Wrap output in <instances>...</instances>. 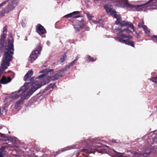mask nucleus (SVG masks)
I'll list each match as a JSON object with an SVG mask.
<instances>
[{
	"label": "nucleus",
	"instance_id": "nucleus-1",
	"mask_svg": "<svg viewBox=\"0 0 157 157\" xmlns=\"http://www.w3.org/2000/svg\"><path fill=\"white\" fill-rule=\"evenodd\" d=\"M104 8L106 10L108 13L110 14L113 16L114 18L117 19V20L115 21L116 25L120 24L122 27L126 26L131 29H134V26L132 23L131 22L124 21H121V17L117 14L116 12L114 10L107 6H105Z\"/></svg>",
	"mask_w": 157,
	"mask_h": 157
},
{
	"label": "nucleus",
	"instance_id": "nucleus-2",
	"mask_svg": "<svg viewBox=\"0 0 157 157\" xmlns=\"http://www.w3.org/2000/svg\"><path fill=\"white\" fill-rule=\"evenodd\" d=\"M115 30L117 33L118 36L115 38L116 40L119 41L118 40H117V38L122 39H124V38H132V36L129 35V33L132 32L128 29H122L121 28H117L115 29Z\"/></svg>",
	"mask_w": 157,
	"mask_h": 157
},
{
	"label": "nucleus",
	"instance_id": "nucleus-3",
	"mask_svg": "<svg viewBox=\"0 0 157 157\" xmlns=\"http://www.w3.org/2000/svg\"><path fill=\"white\" fill-rule=\"evenodd\" d=\"M42 47L40 44L38 45L35 50L33 51L29 57V60L31 63L34 61L40 54Z\"/></svg>",
	"mask_w": 157,
	"mask_h": 157
},
{
	"label": "nucleus",
	"instance_id": "nucleus-4",
	"mask_svg": "<svg viewBox=\"0 0 157 157\" xmlns=\"http://www.w3.org/2000/svg\"><path fill=\"white\" fill-rule=\"evenodd\" d=\"M73 25L76 33H78L84 28L86 31H88L89 30V27L86 26L85 22L83 19H82L80 21L77 20L76 24H73Z\"/></svg>",
	"mask_w": 157,
	"mask_h": 157
},
{
	"label": "nucleus",
	"instance_id": "nucleus-5",
	"mask_svg": "<svg viewBox=\"0 0 157 157\" xmlns=\"http://www.w3.org/2000/svg\"><path fill=\"white\" fill-rule=\"evenodd\" d=\"M18 3L17 0H12L10 2L8 6L3 10V12L5 13H8L12 11L17 6Z\"/></svg>",
	"mask_w": 157,
	"mask_h": 157
},
{
	"label": "nucleus",
	"instance_id": "nucleus-6",
	"mask_svg": "<svg viewBox=\"0 0 157 157\" xmlns=\"http://www.w3.org/2000/svg\"><path fill=\"white\" fill-rule=\"evenodd\" d=\"M117 40H119V41L122 43L125 44H126L131 46L134 48H135V44L134 42L131 40L132 38H127L126 40L122 39L117 38Z\"/></svg>",
	"mask_w": 157,
	"mask_h": 157
},
{
	"label": "nucleus",
	"instance_id": "nucleus-7",
	"mask_svg": "<svg viewBox=\"0 0 157 157\" xmlns=\"http://www.w3.org/2000/svg\"><path fill=\"white\" fill-rule=\"evenodd\" d=\"M36 31L40 35H43L46 33V31L45 29L40 24H38L36 25Z\"/></svg>",
	"mask_w": 157,
	"mask_h": 157
},
{
	"label": "nucleus",
	"instance_id": "nucleus-8",
	"mask_svg": "<svg viewBox=\"0 0 157 157\" xmlns=\"http://www.w3.org/2000/svg\"><path fill=\"white\" fill-rule=\"evenodd\" d=\"M81 12V11H74L72 13L65 15L63 16V17L66 18H69L71 17H72L73 18H78L80 17L79 14Z\"/></svg>",
	"mask_w": 157,
	"mask_h": 157
},
{
	"label": "nucleus",
	"instance_id": "nucleus-9",
	"mask_svg": "<svg viewBox=\"0 0 157 157\" xmlns=\"http://www.w3.org/2000/svg\"><path fill=\"white\" fill-rule=\"evenodd\" d=\"M63 72L62 70H59L56 72L54 75L51 77V79L52 81H54L57 80L60 77L62 76Z\"/></svg>",
	"mask_w": 157,
	"mask_h": 157
},
{
	"label": "nucleus",
	"instance_id": "nucleus-10",
	"mask_svg": "<svg viewBox=\"0 0 157 157\" xmlns=\"http://www.w3.org/2000/svg\"><path fill=\"white\" fill-rule=\"evenodd\" d=\"M24 87V86L22 87V88L20 89L17 92V93H19L21 91H22V92L21 94H20L19 95H18L17 94H13V95L11 97L13 99H14L18 98L19 97L23 96V95H24V92H25L26 90H22V88Z\"/></svg>",
	"mask_w": 157,
	"mask_h": 157
},
{
	"label": "nucleus",
	"instance_id": "nucleus-11",
	"mask_svg": "<svg viewBox=\"0 0 157 157\" xmlns=\"http://www.w3.org/2000/svg\"><path fill=\"white\" fill-rule=\"evenodd\" d=\"M1 80L2 84H5L10 82L12 80V78L9 76L6 78L5 75H3Z\"/></svg>",
	"mask_w": 157,
	"mask_h": 157
},
{
	"label": "nucleus",
	"instance_id": "nucleus-12",
	"mask_svg": "<svg viewBox=\"0 0 157 157\" xmlns=\"http://www.w3.org/2000/svg\"><path fill=\"white\" fill-rule=\"evenodd\" d=\"M31 84L33 85H35L34 86L30 89L33 93L41 86L40 85L38 84V82H32Z\"/></svg>",
	"mask_w": 157,
	"mask_h": 157
},
{
	"label": "nucleus",
	"instance_id": "nucleus-13",
	"mask_svg": "<svg viewBox=\"0 0 157 157\" xmlns=\"http://www.w3.org/2000/svg\"><path fill=\"white\" fill-rule=\"evenodd\" d=\"M156 149L155 151H157V148H156L155 147H154L152 150H151L150 149H146L145 151L142 153V154L145 156H147L150 154L153 151H154V149Z\"/></svg>",
	"mask_w": 157,
	"mask_h": 157
},
{
	"label": "nucleus",
	"instance_id": "nucleus-14",
	"mask_svg": "<svg viewBox=\"0 0 157 157\" xmlns=\"http://www.w3.org/2000/svg\"><path fill=\"white\" fill-rule=\"evenodd\" d=\"M33 71L31 70L29 71L24 77V79L25 81H27L28 79L30 78L33 74Z\"/></svg>",
	"mask_w": 157,
	"mask_h": 157
},
{
	"label": "nucleus",
	"instance_id": "nucleus-15",
	"mask_svg": "<svg viewBox=\"0 0 157 157\" xmlns=\"http://www.w3.org/2000/svg\"><path fill=\"white\" fill-rule=\"evenodd\" d=\"M25 98H24L23 96L21 97V98L18 101H17L15 104V106L17 107H19L21 103H22L23 101L25 99Z\"/></svg>",
	"mask_w": 157,
	"mask_h": 157
},
{
	"label": "nucleus",
	"instance_id": "nucleus-16",
	"mask_svg": "<svg viewBox=\"0 0 157 157\" xmlns=\"http://www.w3.org/2000/svg\"><path fill=\"white\" fill-rule=\"evenodd\" d=\"M33 93V92L30 90H29L28 91L26 95H25V93H24V95L23 96V98H25V99H28L29 97Z\"/></svg>",
	"mask_w": 157,
	"mask_h": 157
},
{
	"label": "nucleus",
	"instance_id": "nucleus-17",
	"mask_svg": "<svg viewBox=\"0 0 157 157\" xmlns=\"http://www.w3.org/2000/svg\"><path fill=\"white\" fill-rule=\"evenodd\" d=\"M86 60L89 62H94L96 60V58H94L93 57H91L89 55H88L86 57Z\"/></svg>",
	"mask_w": 157,
	"mask_h": 157
},
{
	"label": "nucleus",
	"instance_id": "nucleus-18",
	"mask_svg": "<svg viewBox=\"0 0 157 157\" xmlns=\"http://www.w3.org/2000/svg\"><path fill=\"white\" fill-rule=\"evenodd\" d=\"M6 33H3L1 35V38L0 39L1 43L4 44V40L6 39Z\"/></svg>",
	"mask_w": 157,
	"mask_h": 157
},
{
	"label": "nucleus",
	"instance_id": "nucleus-19",
	"mask_svg": "<svg viewBox=\"0 0 157 157\" xmlns=\"http://www.w3.org/2000/svg\"><path fill=\"white\" fill-rule=\"evenodd\" d=\"M124 5L127 8H134V5L129 4L127 2H125L124 3Z\"/></svg>",
	"mask_w": 157,
	"mask_h": 157
},
{
	"label": "nucleus",
	"instance_id": "nucleus-20",
	"mask_svg": "<svg viewBox=\"0 0 157 157\" xmlns=\"http://www.w3.org/2000/svg\"><path fill=\"white\" fill-rule=\"evenodd\" d=\"M124 5L127 8H134V5L129 4L127 2H125L124 3Z\"/></svg>",
	"mask_w": 157,
	"mask_h": 157
},
{
	"label": "nucleus",
	"instance_id": "nucleus-21",
	"mask_svg": "<svg viewBox=\"0 0 157 157\" xmlns=\"http://www.w3.org/2000/svg\"><path fill=\"white\" fill-rule=\"evenodd\" d=\"M86 14L87 18L89 20H91L93 21L94 22L96 21H93L92 20V18L94 17L91 14L88 13H86Z\"/></svg>",
	"mask_w": 157,
	"mask_h": 157
},
{
	"label": "nucleus",
	"instance_id": "nucleus-22",
	"mask_svg": "<svg viewBox=\"0 0 157 157\" xmlns=\"http://www.w3.org/2000/svg\"><path fill=\"white\" fill-rule=\"evenodd\" d=\"M67 57V56L65 53L62 55L60 59V62L62 63L64 62L66 60Z\"/></svg>",
	"mask_w": 157,
	"mask_h": 157
},
{
	"label": "nucleus",
	"instance_id": "nucleus-23",
	"mask_svg": "<svg viewBox=\"0 0 157 157\" xmlns=\"http://www.w3.org/2000/svg\"><path fill=\"white\" fill-rule=\"evenodd\" d=\"M97 150L98 152L100 153L103 154L105 153V150L104 149V148L103 147H101L99 149H97Z\"/></svg>",
	"mask_w": 157,
	"mask_h": 157
},
{
	"label": "nucleus",
	"instance_id": "nucleus-24",
	"mask_svg": "<svg viewBox=\"0 0 157 157\" xmlns=\"http://www.w3.org/2000/svg\"><path fill=\"white\" fill-rule=\"evenodd\" d=\"M78 59L77 57L76 59L73 60L71 63L70 64V65L71 67L73 66L77 62V61L78 60Z\"/></svg>",
	"mask_w": 157,
	"mask_h": 157
},
{
	"label": "nucleus",
	"instance_id": "nucleus-25",
	"mask_svg": "<svg viewBox=\"0 0 157 157\" xmlns=\"http://www.w3.org/2000/svg\"><path fill=\"white\" fill-rule=\"evenodd\" d=\"M71 67V66L70 64H69V65L66 66L62 70L63 71V72H64L69 69Z\"/></svg>",
	"mask_w": 157,
	"mask_h": 157
},
{
	"label": "nucleus",
	"instance_id": "nucleus-26",
	"mask_svg": "<svg viewBox=\"0 0 157 157\" xmlns=\"http://www.w3.org/2000/svg\"><path fill=\"white\" fill-rule=\"evenodd\" d=\"M151 39L154 40L155 42L156 41H157V36L153 35L151 36Z\"/></svg>",
	"mask_w": 157,
	"mask_h": 157
},
{
	"label": "nucleus",
	"instance_id": "nucleus-27",
	"mask_svg": "<svg viewBox=\"0 0 157 157\" xmlns=\"http://www.w3.org/2000/svg\"><path fill=\"white\" fill-rule=\"evenodd\" d=\"M113 151H114V153H115V155L118 156L120 157V156H122V153H120L119 152H117L116 151L113 150Z\"/></svg>",
	"mask_w": 157,
	"mask_h": 157
},
{
	"label": "nucleus",
	"instance_id": "nucleus-28",
	"mask_svg": "<svg viewBox=\"0 0 157 157\" xmlns=\"http://www.w3.org/2000/svg\"><path fill=\"white\" fill-rule=\"evenodd\" d=\"M8 1V0L3 2H2L0 4V7L2 6H3L6 4Z\"/></svg>",
	"mask_w": 157,
	"mask_h": 157
},
{
	"label": "nucleus",
	"instance_id": "nucleus-29",
	"mask_svg": "<svg viewBox=\"0 0 157 157\" xmlns=\"http://www.w3.org/2000/svg\"><path fill=\"white\" fill-rule=\"evenodd\" d=\"M144 31L145 32V33L147 35V36H149L150 34V31L149 30H148L147 29L144 30Z\"/></svg>",
	"mask_w": 157,
	"mask_h": 157
},
{
	"label": "nucleus",
	"instance_id": "nucleus-30",
	"mask_svg": "<svg viewBox=\"0 0 157 157\" xmlns=\"http://www.w3.org/2000/svg\"><path fill=\"white\" fill-rule=\"evenodd\" d=\"M5 148L6 147H4V146L2 147L0 149V152H2V153H3L4 150L5 149Z\"/></svg>",
	"mask_w": 157,
	"mask_h": 157
},
{
	"label": "nucleus",
	"instance_id": "nucleus-31",
	"mask_svg": "<svg viewBox=\"0 0 157 157\" xmlns=\"http://www.w3.org/2000/svg\"><path fill=\"white\" fill-rule=\"evenodd\" d=\"M44 77V75H39L37 78H36V79H41L42 78H43V77Z\"/></svg>",
	"mask_w": 157,
	"mask_h": 157
},
{
	"label": "nucleus",
	"instance_id": "nucleus-32",
	"mask_svg": "<svg viewBox=\"0 0 157 157\" xmlns=\"http://www.w3.org/2000/svg\"><path fill=\"white\" fill-rule=\"evenodd\" d=\"M7 25H6L3 27V33H4V32H6L7 31Z\"/></svg>",
	"mask_w": 157,
	"mask_h": 157
},
{
	"label": "nucleus",
	"instance_id": "nucleus-33",
	"mask_svg": "<svg viewBox=\"0 0 157 157\" xmlns=\"http://www.w3.org/2000/svg\"><path fill=\"white\" fill-rule=\"evenodd\" d=\"M136 37L137 39H140L141 37V36H140V34L137 33H136Z\"/></svg>",
	"mask_w": 157,
	"mask_h": 157
},
{
	"label": "nucleus",
	"instance_id": "nucleus-34",
	"mask_svg": "<svg viewBox=\"0 0 157 157\" xmlns=\"http://www.w3.org/2000/svg\"><path fill=\"white\" fill-rule=\"evenodd\" d=\"M142 28L143 29L144 31L147 29V27L146 25H143Z\"/></svg>",
	"mask_w": 157,
	"mask_h": 157
},
{
	"label": "nucleus",
	"instance_id": "nucleus-35",
	"mask_svg": "<svg viewBox=\"0 0 157 157\" xmlns=\"http://www.w3.org/2000/svg\"><path fill=\"white\" fill-rule=\"evenodd\" d=\"M0 136L2 137H5L6 136V134L0 133Z\"/></svg>",
	"mask_w": 157,
	"mask_h": 157
},
{
	"label": "nucleus",
	"instance_id": "nucleus-36",
	"mask_svg": "<svg viewBox=\"0 0 157 157\" xmlns=\"http://www.w3.org/2000/svg\"><path fill=\"white\" fill-rule=\"evenodd\" d=\"M138 27H139L140 28L141 27H142L143 25L141 23H139L138 24Z\"/></svg>",
	"mask_w": 157,
	"mask_h": 157
},
{
	"label": "nucleus",
	"instance_id": "nucleus-37",
	"mask_svg": "<svg viewBox=\"0 0 157 157\" xmlns=\"http://www.w3.org/2000/svg\"><path fill=\"white\" fill-rule=\"evenodd\" d=\"M82 150L83 151L87 152H88V149H87L85 148H83L82 149Z\"/></svg>",
	"mask_w": 157,
	"mask_h": 157
},
{
	"label": "nucleus",
	"instance_id": "nucleus-38",
	"mask_svg": "<svg viewBox=\"0 0 157 157\" xmlns=\"http://www.w3.org/2000/svg\"><path fill=\"white\" fill-rule=\"evenodd\" d=\"M49 87L50 88H54V85L50 84L49 85Z\"/></svg>",
	"mask_w": 157,
	"mask_h": 157
},
{
	"label": "nucleus",
	"instance_id": "nucleus-39",
	"mask_svg": "<svg viewBox=\"0 0 157 157\" xmlns=\"http://www.w3.org/2000/svg\"><path fill=\"white\" fill-rule=\"evenodd\" d=\"M0 157H4L3 155V153L0 152Z\"/></svg>",
	"mask_w": 157,
	"mask_h": 157
},
{
	"label": "nucleus",
	"instance_id": "nucleus-40",
	"mask_svg": "<svg viewBox=\"0 0 157 157\" xmlns=\"http://www.w3.org/2000/svg\"><path fill=\"white\" fill-rule=\"evenodd\" d=\"M1 84H2V82H1V80H0V88L2 87V85Z\"/></svg>",
	"mask_w": 157,
	"mask_h": 157
},
{
	"label": "nucleus",
	"instance_id": "nucleus-41",
	"mask_svg": "<svg viewBox=\"0 0 157 157\" xmlns=\"http://www.w3.org/2000/svg\"><path fill=\"white\" fill-rule=\"evenodd\" d=\"M89 148L90 149H93L94 148H93V147L92 146H91L90 147H89Z\"/></svg>",
	"mask_w": 157,
	"mask_h": 157
},
{
	"label": "nucleus",
	"instance_id": "nucleus-42",
	"mask_svg": "<svg viewBox=\"0 0 157 157\" xmlns=\"http://www.w3.org/2000/svg\"><path fill=\"white\" fill-rule=\"evenodd\" d=\"M47 44H49V43H50V42H49V41H47Z\"/></svg>",
	"mask_w": 157,
	"mask_h": 157
},
{
	"label": "nucleus",
	"instance_id": "nucleus-43",
	"mask_svg": "<svg viewBox=\"0 0 157 157\" xmlns=\"http://www.w3.org/2000/svg\"><path fill=\"white\" fill-rule=\"evenodd\" d=\"M155 6V5L154 4V3H153L151 5V6Z\"/></svg>",
	"mask_w": 157,
	"mask_h": 157
},
{
	"label": "nucleus",
	"instance_id": "nucleus-44",
	"mask_svg": "<svg viewBox=\"0 0 157 157\" xmlns=\"http://www.w3.org/2000/svg\"><path fill=\"white\" fill-rule=\"evenodd\" d=\"M154 152L155 153H156V152Z\"/></svg>",
	"mask_w": 157,
	"mask_h": 157
},
{
	"label": "nucleus",
	"instance_id": "nucleus-45",
	"mask_svg": "<svg viewBox=\"0 0 157 157\" xmlns=\"http://www.w3.org/2000/svg\"><path fill=\"white\" fill-rule=\"evenodd\" d=\"M83 157H85L84 156Z\"/></svg>",
	"mask_w": 157,
	"mask_h": 157
}]
</instances>
